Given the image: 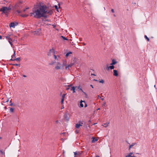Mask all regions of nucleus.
<instances>
[{
    "instance_id": "nucleus-6",
    "label": "nucleus",
    "mask_w": 157,
    "mask_h": 157,
    "mask_svg": "<svg viewBox=\"0 0 157 157\" xmlns=\"http://www.w3.org/2000/svg\"><path fill=\"white\" fill-rule=\"evenodd\" d=\"M92 143H94L95 142L97 141L98 140V139L94 137H92Z\"/></svg>"
},
{
    "instance_id": "nucleus-39",
    "label": "nucleus",
    "mask_w": 157,
    "mask_h": 157,
    "mask_svg": "<svg viewBox=\"0 0 157 157\" xmlns=\"http://www.w3.org/2000/svg\"><path fill=\"white\" fill-rule=\"evenodd\" d=\"M51 53L50 52H49L48 53V56H50L51 55Z\"/></svg>"
},
{
    "instance_id": "nucleus-35",
    "label": "nucleus",
    "mask_w": 157,
    "mask_h": 157,
    "mask_svg": "<svg viewBox=\"0 0 157 157\" xmlns=\"http://www.w3.org/2000/svg\"><path fill=\"white\" fill-rule=\"evenodd\" d=\"M82 93H83L84 94H85V97L86 98H87V94L84 92L83 91V92H82Z\"/></svg>"
},
{
    "instance_id": "nucleus-12",
    "label": "nucleus",
    "mask_w": 157,
    "mask_h": 157,
    "mask_svg": "<svg viewBox=\"0 0 157 157\" xmlns=\"http://www.w3.org/2000/svg\"><path fill=\"white\" fill-rule=\"evenodd\" d=\"M73 65V63H70V64H69L66 67V69H67V68H69L70 67H71Z\"/></svg>"
},
{
    "instance_id": "nucleus-7",
    "label": "nucleus",
    "mask_w": 157,
    "mask_h": 157,
    "mask_svg": "<svg viewBox=\"0 0 157 157\" xmlns=\"http://www.w3.org/2000/svg\"><path fill=\"white\" fill-rule=\"evenodd\" d=\"M117 62L114 59H113L112 60V63L110 64L111 65H113L117 63Z\"/></svg>"
},
{
    "instance_id": "nucleus-43",
    "label": "nucleus",
    "mask_w": 157,
    "mask_h": 157,
    "mask_svg": "<svg viewBox=\"0 0 157 157\" xmlns=\"http://www.w3.org/2000/svg\"><path fill=\"white\" fill-rule=\"evenodd\" d=\"M85 103V106H84V107L85 108L87 106V104L86 103V102H85V103Z\"/></svg>"
},
{
    "instance_id": "nucleus-10",
    "label": "nucleus",
    "mask_w": 157,
    "mask_h": 157,
    "mask_svg": "<svg viewBox=\"0 0 157 157\" xmlns=\"http://www.w3.org/2000/svg\"><path fill=\"white\" fill-rule=\"evenodd\" d=\"M82 102L85 103V101H82L81 100L80 102V106L81 107H83V105L82 104Z\"/></svg>"
},
{
    "instance_id": "nucleus-29",
    "label": "nucleus",
    "mask_w": 157,
    "mask_h": 157,
    "mask_svg": "<svg viewBox=\"0 0 157 157\" xmlns=\"http://www.w3.org/2000/svg\"><path fill=\"white\" fill-rule=\"evenodd\" d=\"M21 16L22 17H26L28 16V15L26 14H23L21 15Z\"/></svg>"
},
{
    "instance_id": "nucleus-2",
    "label": "nucleus",
    "mask_w": 157,
    "mask_h": 157,
    "mask_svg": "<svg viewBox=\"0 0 157 157\" xmlns=\"http://www.w3.org/2000/svg\"><path fill=\"white\" fill-rule=\"evenodd\" d=\"M0 11L2 12V13H5L7 17L8 16V14L10 12L8 10L7 7H2L1 8Z\"/></svg>"
},
{
    "instance_id": "nucleus-57",
    "label": "nucleus",
    "mask_w": 157,
    "mask_h": 157,
    "mask_svg": "<svg viewBox=\"0 0 157 157\" xmlns=\"http://www.w3.org/2000/svg\"><path fill=\"white\" fill-rule=\"evenodd\" d=\"M106 104V102H103V105H104V106H105V105Z\"/></svg>"
},
{
    "instance_id": "nucleus-9",
    "label": "nucleus",
    "mask_w": 157,
    "mask_h": 157,
    "mask_svg": "<svg viewBox=\"0 0 157 157\" xmlns=\"http://www.w3.org/2000/svg\"><path fill=\"white\" fill-rule=\"evenodd\" d=\"M33 33L34 35H39L40 34V33L39 32V31L37 30L34 31Z\"/></svg>"
},
{
    "instance_id": "nucleus-13",
    "label": "nucleus",
    "mask_w": 157,
    "mask_h": 157,
    "mask_svg": "<svg viewBox=\"0 0 157 157\" xmlns=\"http://www.w3.org/2000/svg\"><path fill=\"white\" fill-rule=\"evenodd\" d=\"M49 52H50L51 53H52L54 54L55 53V51L54 50L53 48L50 49Z\"/></svg>"
},
{
    "instance_id": "nucleus-47",
    "label": "nucleus",
    "mask_w": 157,
    "mask_h": 157,
    "mask_svg": "<svg viewBox=\"0 0 157 157\" xmlns=\"http://www.w3.org/2000/svg\"><path fill=\"white\" fill-rule=\"evenodd\" d=\"M63 66H66V67L67 66V65L66 64H64V63H63Z\"/></svg>"
},
{
    "instance_id": "nucleus-22",
    "label": "nucleus",
    "mask_w": 157,
    "mask_h": 157,
    "mask_svg": "<svg viewBox=\"0 0 157 157\" xmlns=\"http://www.w3.org/2000/svg\"><path fill=\"white\" fill-rule=\"evenodd\" d=\"M17 6H19L18 5V4H16L14 6H13V9H16V8Z\"/></svg>"
},
{
    "instance_id": "nucleus-54",
    "label": "nucleus",
    "mask_w": 157,
    "mask_h": 157,
    "mask_svg": "<svg viewBox=\"0 0 157 157\" xmlns=\"http://www.w3.org/2000/svg\"><path fill=\"white\" fill-rule=\"evenodd\" d=\"M91 75L96 76V75L94 74H91Z\"/></svg>"
},
{
    "instance_id": "nucleus-21",
    "label": "nucleus",
    "mask_w": 157,
    "mask_h": 157,
    "mask_svg": "<svg viewBox=\"0 0 157 157\" xmlns=\"http://www.w3.org/2000/svg\"><path fill=\"white\" fill-rule=\"evenodd\" d=\"M61 38H62L64 40H68L67 38H66L64 36H61Z\"/></svg>"
},
{
    "instance_id": "nucleus-31",
    "label": "nucleus",
    "mask_w": 157,
    "mask_h": 157,
    "mask_svg": "<svg viewBox=\"0 0 157 157\" xmlns=\"http://www.w3.org/2000/svg\"><path fill=\"white\" fill-rule=\"evenodd\" d=\"M99 82L100 83H104V80L103 79H101V80H100Z\"/></svg>"
},
{
    "instance_id": "nucleus-38",
    "label": "nucleus",
    "mask_w": 157,
    "mask_h": 157,
    "mask_svg": "<svg viewBox=\"0 0 157 157\" xmlns=\"http://www.w3.org/2000/svg\"><path fill=\"white\" fill-rule=\"evenodd\" d=\"M55 62H52L51 63H49V65H52L54 64L55 63Z\"/></svg>"
},
{
    "instance_id": "nucleus-49",
    "label": "nucleus",
    "mask_w": 157,
    "mask_h": 157,
    "mask_svg": "<svg viewBox=\"0 0 157 157\" xmlns=\"http://www.w3.org/2000/svg\"><path fill=\"white\" fill-rule=\"evenodd\" d=\"M57 63H58V65H59V66H61V64L60 63L58 62Z\"/></svg>"
},
{
    "instance_id": "nucleus-1",
    "label": "nucleus",
    "mask_w": 157,
    "mask_h": 157,
    "mask_svg": "<svg viewBox=\"0 0 157 157\" xmlns=\"http://www.w3.org/2000/svg\"><path fill=\"white\" fill-rule=\"evenodd\" d=\"M32 11L30 13V16L37 19H40L41 17H46V14L51 15L53 13L52 10H49L46 5H41L40 3L34 6L32 9Z\"/></svg>"
},
{
    "instance_id": "nucleus-18",
    "label": "nucleus",
    "mask_w": 157,
    "mask_h": 157,
    "mask_svg": "<svg viewBox=\"0 0 157 157\" xmlns=\"http://www.w3.org/2000/svg\"><path fill=\"white\" fill-rule=\"evenodd\" d=\"M10 112L11 113H13L14 111V109L12 108H10Z\"/></svg>"
},
{
    "instance_id": "nucleus-8",
    "label": "nucleus",
    "mask_w": 157,
    "mask_h": 157,
    "mask_svg": "<svg viewBox=\"0 0 157 157\" xmlns=\"http://www.w3.org/2000/svg\"><path fill=\"white\" fill-rule=\"evenodd\" d=\"M72 53V52L70 51L66 53V54L65 55V56L67 57H68L69 56H71V55H70V54H71Z\"/></svg>"
},
{
    "instance_id": "nucleus-36",
    "label": "nucleus",
    "mask_w": 157,
    "mask_h": 157,
    "mask_svg": "<svg viewBox=\"0 0 157 157\" xmlns=\"http://www.w3.org/2000/svg\"><path fill=\"white\" fill-rule=\"evenodd\" d=\"M64 99H61V104H63V101H64Z\"/></svg>"
},
{
    "instance_id": "nucleus-44",
    "label": "nucleus",
    "mask_w": 157,
    "mask_h": 157,
    "mask_svg": "<svg viewBox=\"0 0 157 157\" xmlns=\"http://www.w3.org/2000/svg\"><path fill=\"white\" fill-rule=\"evenodd\" d=\"M111 12L113 13H114V10L113 9H112L111 10Z\"/></svg>"
},
{
    "instance_id": "nucleus-45",
    "label": "nucleus",
    "mask_w": 157,
    "mask_h": 157,
    "mask_svg": "<svg viewBox=\"0 0 157 157\" xmlns=\"http://www.w3.org/2000/svg\"><path fill=\"white\" fill-rule=\"evenodd\" d=\"M107 70H109L110 68L109 67H108V65H107Z\"/></svg>"
},
{
    "instance_id": "nucleus-24",
    "label": "nucleus",
    "mask_w": 157,
    "mask_h": 157,
    "mask_svg": "<svg viewBox=\"0 0 157 157\" xmlns=\"http://www.w3.org/2000/svg\"><path fill=\"white\" fill-rule=\"evenodd\" d=\"M14 60H18V61H20V58L18 57V58H15V59H14Z\"/></svg>"
},
{
    "instance_id": "nucleus-15",
    "label": "nucleus",
    "mask_w": 157,
    "mask_h": 157,
    "mask_svg": "<svg viewBox=\"0 0 157 157\" xmlns=\"http://www.w3.org/2000/svg\"><path fill=\"white\" fill-rule=\"evenodd\" d=\"M76 88H77L78 89H79V90H80L82 92H83V91L81 87L79 85L78 86H76Z\"/></svg>"
},
{
    "instance_id": "nucleus-52",
    "label": "nucleus",
    "mask_w": 157,
    "mask_h": 157,
    "mask_svg": "<svg viewBox=\"0 0 157 157\" xmlns=\"http://www.w3.org/2000/svg\"><path fill=\"white\" fill-rule=\"evenodd\" d=\"M69 89V87H68L67 86V87L66 88V90H68Z\"/></svg>"
},
{
    "instance_id": "nucleus-60",
    "label": "nucleus",
    "mask_w": 157,
    "mask_h": 157,
    "mask_svg": "<svg viewBox=\"0 0 157 157\" xmlns=\"http://www.w3.org/2000/svg\"><path fill=\"white\" fill-rule=\"evenodd\" d=\"M90 86L92 88H93V86L92 85H91Z\"/></svg>"
},
{
    "instance_id": "nucleus-41",
    "label": "nucleus",
    "mask_w": 157,
    "mask_h": 157,
    "mask_svg": "<svg viewBox=\"0 0 157 157\" xmlns=\"http://www.w3.org/2000/svg\"><path fill=\"white\" fill-rule=\"evenodd\" d=\"M132 147V146L130 145H129V146L128 147V149L129 150L131 149V148Z\"/></svg>"
},
{
    "instance_id": "nucleus-59",
    "label": "nucleus",
    "mask_w": 157,
    "mask_h": 157,
    "mask_svg": "<svg viewBox=\"0 0 157 157\" xmlns=\"http://www.w3.org/2000/svg\"><path fill=\"white\" fill-rule=\"evenodd\" d=\"M2 39V36L0 35V40L1 39Z\"/></svg>"
},
{
    "instance_id": "nucleus-51",
    "label": "nucleus",
    "mask_w": 157,
    "mask_h": 157,
    "mask_svg": "<svg viewBox=\"0 0 157 157\" xmlns=\"http://www.w3.org/2000/svg\"><path fill=\"white\" fill-rule=\"evenodd\" d=\"M72 85V84H71L70 85H68L67 86H68V87H70Z\"/></svg>"
},
{
    "instance_id": "nucleus-33",
    "label": "nucleus",
    "mask_w": 157,
    "mask_h": 157,
    "mask_svg": "<svg viewBox=\"0 0 157 157\" xmlns=\"http://www.w3.org/2000/svg\"><path fill=\"white\" fill-rule=\"evenodd\" d=\"M15 51L14 52V54L11 57L12 58H13V57H15Z\"/></svg>"
},
{
    "instance_id": "nucleus-62",
    "label": "nucleus",
    "mask_w": 157,
    "mask_h": 157,
    "mask_svg": "<svg viewBox=\"0 0 157 157\" xmlns=\"http://www.w3.org/2000/svg\"><path fill=\"white\" fill-rule=\"evenodd\" d=\"M12 99H11L10 100V103H11L12 102Z\"/></svg>"
},
{
    "instance_id": "nucleus-25",
    "label": "nucleus",
    "mask_w": 157,
    "mask_h": 157,
    "mask_svg": "<svg viewBox=\"0 0 157 157\" xmlns=\"http://www.w3.org/2000/svg\"><path fill=\"white\" fill-rule=\"evenodd\" d=\"M144 37L146 38V39H147V41H149V38L146 35H145L144 36Z\"/></svg>"
},
{
    "instance_id": "nucleus-16",
    "label": "nucleus",
    "mask_w": 157,
    "mask_h": 157,
    "mask_svg": "<svg viewBox=\"0 0 157 157\" xmlns=\"http://www.w3.org/2000/svg\"><path fill=\"white\" fill-rule=\"evenodd\" d=\"M61 66H56L55 67V68L56 70H59L61 68Z\"/></svg>"
},
{
    "instance_id": "nucleus-4",
    "label": "nucleus",
    "mask_w": 157,
    "mask_h": 157,
    "mask_svg": "<svg viewBox=\"0 0 157 157\" xmlns=\"http://www.w3.org/2000/svg\"><path fill=\"white\" fill-rule=\"evenodd\" d=\"M83 123L81 121H79L78 123L75 125V127L77 128H78L80 126L82 125Z\"/></svg>"
},
{
    "instance_id": "nucleus-26",
    "label": "nucleus",
    "mask_w": 157,
    "mask_h": 157,
    "mask_svg": "<svg viewBox=\"0 0 157 157\" xmlns=\"http://www.w3.org/2000/svg\"><path fill=\"white\" fill-rule=\"evenodd\" d=\"M54 7H55V9L58 12H59V10H58V6L56 5H55L54 6Z\"/></svg>"
},
{
    "instance_id": "nucleus-32",
    "label": "nucleus",
    "mask_w": 157,
    "mask_h": 157,
    "mask_svg": "<svg viewBox=\"0 0 157 157\" xmlns=\"http://www.w3.org/2000/svg\"><path fill=\"white\" fill-rule=\"evenodd\" d=\"M81 154V153L80 152L78 151L77 152V156H80Z\"/></svg>"
},
{
    "instance_id": "nucleus-48",
    "label": "nucleus",
    "mask_w": 157,
    "mask_h": 157,
    "mask_svg": "<svg viewBox=\"0 0 157 157\" xmlns=\"http://www.w3.org/2000/svg\"><path fill=\"white\" fill-rule=\"evenodd\" d=\"M65 134H66V133L65 132L62 133H61V135L63 134V135H64Z\"/></svg>"
},
{
    "instance_id": "nucleus-50",
    "label": "nucleus",
    "mask_w": 157,
    "mask_h": 157,
    "mask_svg": "<svg viewBox=\"0 0 157 157\" xmlns=\"http://www.w3.org/2000/svg\"><path fill=\"white\" fill-rule=\"evenodd\" d=\"M13 58H11L10 59V60L11 61H15V60H14V59H12Z\"/></svg>"
},
{
    "instance_id": "nucleus-64",
    "label": "nucleus",
    "mask_w": 157,
    "mask_h": 157,
    "mask_svg": "<svg viewBox=\"0 0 157 157\" xmlns=\"http://www.w3.org/2000/svg\"><path fill=\"white\" fill-rule=\"evenodd\" d=\"M113 16H114V17H116V15L115 14H113Z\"/></svg>"
},
{
    "instance_id": "nucleus-61",
    "label": "nucleus",
    "mask_w": 157,
    "mask_h": 157,
    "mask_svg": "<svg viewBox=\"0 0 157 157\" xmlns=\"http://www.w3.org/2000/svg\"><path fill=\"white\" fill-rule=\"evenodd\" d=\"M4 108L5 109H6V106H5Z\"/></svg>"
},
{
    "instance_id": "nucleus-23",
    "label": "nucleus",
    "mask_w": 157,
    "mask_h": 157,
    "mask_svg": "<svg viewBox=\"0 0 157 157\" xmlns=\"http://www.w3.org/2000/svg\"><path fill=\"white\" fill-rule=\"evenodd\" d=\"M130 145L132 146V147H133L135 145H137V143H133L132 144H130Z\"/></svg>"
},
{
    "instance_id": "nucleus-37",
    "label": "nucleus",
    "mask_w": 157,
    "mask_h": 157,
    "mask_svg": "<svg viewBox=\"0 0 157 157\" xmlns=\"http://www.w3.org/2000/svg\"><path fill=\"white\" fill-rule=\"evenodd\" d=\"M74 155L75 156H76V155H77V153L76 152H74Z\"/></svg>"
},
{
    "instance_id": "nucleus-28",
    "label": "nucleus",
    "mask_w": 157,
    "mask_h": 157,
    "mask_svg": "<svg viewBox=\"0 0 157 157\" xmlns=\"http://www.w3.org/2000/svg\"><path fill=\"white\" fill-rule=\"evenodd\" d=\"M1 154V155H5V153L4 152H3L2 151V150H1L0 151Z\"/></svg>"
},
{
    "instance_id": "nucleus-27",
    "label": "nucleus",
    "mask_w": 157,
    "mask_h": 157,
    "mask_svg": "<svg viewBox=\"0 0 157 157\" xmlns=\"http://www.w3.org/2000/svg\"><path fill=\"white\" fill-rule=\"evenodd\" d=\"M7 8L8 9V10H9L10 11V10H11L10 6H9L8 7H7Z\"/></svg>"
},
{
    "instance_id": "nucleus-53",
    "label": "nucleus",
    "mask_w": 157,
    "mask_h": 157,
    "mask_svg": "<svg viewBox=\"0 0 157 157\" xmlns=\"http://www.w3.org/2000/svg\"><path fill=\"white\" fill-rule=\"evenodd\" d=\"M23 76L24 77H26L27 76L25 75H23Z\"/></svg>"
},
{
    "instance_id": "nucleus-30",
    "label": "nucleus",
    "mask_w": 157,
    "mask_h": 157,
    "mask_svg": "<svg viewBox=\"0 0 157 157\" xmlns=\"http://www.w3.org/2000/svg\"><path fill=\"white\" fill-rule=\"evenodd\" d=\"M65 96H66V94H63V95H62V99H64V98H65Z\"/></svg>"
},
{
    "instance_id": "nucleus-11",
    "label": "nucleus",
    "mask_w": 157,
    "mask_h": 157,
    "mask_svg": "<svg viewBox=\"0 0 157 157\" xmlns=\"http://www.w3.org/2000/svg\"><path fill=\"white\" fill-rule=\"evenodd\" d=\"M75 88H76V87L72 86L70 89L71 90L73 91V93H74L75 92Z\"/></svg>"
},
{
    "instance_id": "nucleus-3",
    "label": "nucleus",
    "mask_w": 157,
    "mask_h": 157,
    "mask_svg": "<svg viewBox=\"0 0 157 157\" xmlns=\"http://www.w3.org/2000/svg\"><path fill=\"white\" fill-rule=\"evenodd\" d=\"M18 24V23L17 22H11L10 25V27H12L14 28L15 26L17 25Z\"/></svg>"
},
{
    "instance_id": "nucleus-46",
    "label": "nucleus",
    "mask_w": 157,
    "mask_h": 157,
    "mask_svg": "<svg viewBox=\"0 0 157 157\" xmlns=\"http://www.w3.org/2000/svg\"><path fill=\"white\" fill-rule=\"evenodd\" d=\"M13 105V103H11L10 104V105L11 106H12Z\"/></svg>"
},
{
    "instance_id": "nucleus-14",
    "label": "nucleus",
    "mask_w": 157,
    "mask_h": 157,
    "mask_svg": "<svg viewBox=\"0 0 157 157\" xmlns=\"http://www.w3.org/2000/svg\"><path fill=\"white\" fill-rule=\"evenodd\" d=\"M13 41V40H12V39L11 38L10 39V40H8L9 42V43L10 44L11 46H12L13 45V44L12 43V42Z\"/></svg>"
},
{
    "instance_id": "nucleus-56",
    "label": "nucleus",
    "mask_w": 157,
    "mask_h": 157,
    "mask_svg": "<svg viewBox=\"0 0 157 157\" xmlns=\"http://www.w3.org/2000/svg\"><path fill=\"white\" fill-rule=\"evenodd\" d=\"M41 30V29H38V30L37 31H39H39H40Z\"/></svg>"
},
{
    "instance_id": "nucleus-58",
    "label": "nucleus",
    "mask_w": 157,
    "mask_h": 157,
    "mask_svg": "<svg viewBox=\"0 0 157 157\" xmlns=\"http://www.w3.org/2000/svg\"><path fill=\"white\" fill-rule=\"evenodd\" d=\"M58 122H59V121H58V120H57V121H56V123H58Z\"/></svg>"
},
{
    "instance_id": "nucleus-17",
    "label": "nucleus",
    "mask_w": 157,
    "mask_h": 157,
    "mask_svg": "<svg viewBox=\"0 0 157 157\" xmlns=\"http://www.w3.org/2000/svg\"><path fill=\"white\" fill-rule=\"evenodd\" d=\"M133 153L132 152H131L129 153L128 155H126L125 157H130L131 156H132V155L133 154Z\"/></svg>"
},
{
    "instance_id": "nucleus-5",
    "label": "nucleus",
    "mask_w": 157,
    "mask_h": 157,
    "mask_svg": "<svg viewBox=\"0 0 157 157\" xmlns=\"http://www.w3.org/2000/svg\"><path fill=\"white\" fill-rule=\"evenodd\" d=\"M113 71V75L116 76H117L118 75V73L117 70H114Z\"/></svg>"
},
{
    "instance_id": "nucleus-42",
    "label": "nucleus",
    "mask_w": 157,
    "mask_h": 157,
    "mask_svg": "<svg viewBox=\"0 0 157 157\" xmlns=\"http://www.w3.org/2000/svg\"><path fill=\"white\" fill-rule=\"evenodd\" d=\"M9 99H7L4 102H8L9 101Z\"/></svg>"
},
{
    "instance_id": "nucleus-20",
    "label": "nucleus",
    "mask_w": 157,
    "mask_h": 157,
    "mask_svg": "<svg viewBox=\"0 0 157 157\" xmlns=\"http://www.w3.org/2000/svg\"><path fill=\"white\" fill-rule=\"evenodd\" d=\"M5 37L7 40H9L10 39H10H11V38L10 37V35L7 36H6Z\"/></svg>"
},
{
    "instance_id": "nucleus-63",
    "label": "nucleus",
    "mask_w": 157,
    "mask_h": 157,
    "mask_svg": "<svg viewBox=\"0 0 157 157\" xmlns=\"http://www.w3.org/2000/svg\"><path fill=\"white\" fill-rule=\"evenodd\" d=\"M66 119L68 121L69 120V118H66Z\"/></svg>"
},
{
    "instance_id": "nucleus-40",
    "label": "nucleus",
    "mask_w": 157,
    "mask_h": 157,
    "mask_svg": "<svg viewBox=\"0 0 157 157\" xmlns=\"http://www.w3.org/2000/svg\"><path fill=\"white\" fill-rule=\"evenodd\" d=\"M54 58L55 59H57L56 56L54 54Z\"/></svg>"
},
{
    "instance_id": "nucleus-55",
    "label": "nucleus",
    "mask_w": 157,
    "mask_h": 157,
    "mask_svg": "<svg viewBox=\"0 0 157 157\" xmlns=\"http://www.w3.org/2000/svg\"><path fill=\"white\" fill-rule=\"evenodd\" d=\"M17 12H18V13H20V12L19 10H17Z\"/></svg>"
},
{
    "instance_id": "nucleus-34",
    "label": "nucleus",
    "mask_w": 157,
    "mask_h": 157,
    "mask_svg": "<svg viewBox=\"0 0 157 157\" xmlns=\"http://www.w3.org/2000/svg\"><path fill=\"white\" fill-rule=\"evenodd\" d=\"M13 65L14 66H19V67L20 66V64H17L16 63V64H13Z\"/></svg>"
},
{
    "instance_id": "nucleus-19",
    "label": "nucleus",
    "mask_w": 157,
    "mask_h": 157,
    "mask_svg": "<svg viewBox=\"0 0 157 157\" xmlns=\"http://www.w3.org/2000/svg\"><path fill=\"white\" fill-rule=\"evenodd\" d=\"M111 70L113 69L114 68V66L113 65H111L109 67Z\"/></svg>"
}]
</instances>
